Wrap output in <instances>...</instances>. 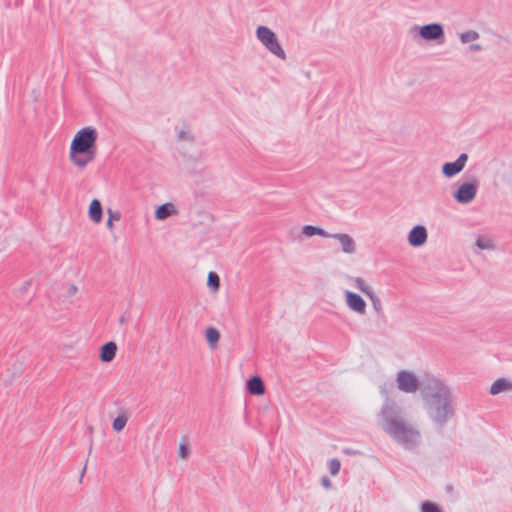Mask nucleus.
Masks as SVG:
<instances>
[{"mask_svg": "<svg viewBox=\"0 0 512 512\" xmlns=\"http://www.w3.org/2000/svg\"><path fill=\"white\" fill-rule=\"evenodd\" d=\"M178 455H179V457L184 458V459H186L188 457L189 449H188L187 443H185V442L180 443L179 448H178Z\"/></svg>", "mask_w": 512, "mask_h": 512, "instance_id": "27", "label": "nucleus"}, {"mask_svg": "<svg viewBox=\"0 0 512 512\" xmlns=\"http://www.w3.org/2000/svg\"><path fill=\"white\" fill-rule=\"evenodd\" d=\"M354 283L355 287L362 293H364L366 296H368L372 302L375 303V301H378V297L374 294L373 289L366 283V281L363 278H355Z\"/></svg>", "mask_w": 512, "mask_h": 512, "instance_id": "16", "label": "nucleus"}, {"mask_svg": "<svg viewBox=\"0 0 512 512\" xmlns=\"http://www.w3.org/2000/svg\"><path fill=\"white\" fill-rule=\"evenodd\" d=\"M302 233L307 237L319 235V236H322L325 238H330V235H331L330 233L326 232L324 229L317 227V226H312V225H305L302 228Z\"/></svg>", "mask_w": 512, "mask_h": 512, "instance_id": "18", "label": "nucleus"}, {"mask_svg": "<svg viewBox=\"0 0 512 512\" xmlns=\"http://www.w3.org/2000/svg\"><path fill=\"white\" fill-rule=\"evenodd\" d=\"M120 219V214L118 212H114L111 209L108 210V220L106 226L108 229L113 228V222L118 221Z\"/></svg>", "mask_w": 512, "mask_h": 512, "instance_id": "26", "label": "nucleus"}, {"mask_svg": "<svg viewBox=\"0 0 512 512\" xmlns=\"http://www.w3.org/2000/svg\"><path fill=\"white\" fill-rule=\"evenodd\" d=\"M381 394L385 395V399L376 415L379 428L404 450L418 449L423 442L418 424L408 416L405 408L390 398L384 390H381Z\"/></svg>", "mask_w": 512, "mask_h": 512, "instance_id": "1", "label": "nucleus"}, {"mask_svg": "<svg viewBox=\"0 0 512 512\" xmlns=\"http://www.w3.org/2000/svg\"><path fill=\"white\" fill-rule=\"evenodd\" d=\"M411 33L418 32L419 35L427 41H437L444 43V29L439 23H431L424 26H413L410 30Z\"/></svg>", "mask_w": 512, "mask_h": 512, "instance_id": "6", "label": "nucleus"}, {"mask_svg": "<svg viewBox=\"0 0 512 512\" xmlns=\"http://www.w3.org/2000/svg\"><path fill=\"white\" fill-rule=\"evenodd\" d=\"M128 417L124 414L118 415L113 421V429L117 432L121 431L127 424Z\"/></svg>", "mask_w": 512, "mask_h": 512, "instance_id": "23", "label": "nucleus"}, {"mask_svg": "<svg viewBox=\"0 0 512 512\" xmlns=\"http://www.w3.org/2000/svg\"><path fill=\"white\" fill-rule=\"evenodd\" d=\"M85 471H86V466H84V468L82 469L81 476H83V474L85 473Z\"/></svg>", "mask_w": 512, "mask_h": 512, "instance_id": "35", "label": "nucleus"}, {"mask_svg": "<svg viewBox=\"0 0 512 512\" xmlns=\"http://www.w3.org/2000/svg\"><path fill=\"white\" fill-rule=\"evenodd\" d=\"M77 292V287L75 285H70L67 290L68 296H73Z\"/></svg>", "mask_w": 512, "mask_h": 512, "instance_id": "31", "label": "nucleus"}, {"mask_svg": "<svg viewBox=\"0 0 512 512\" xmlns=\"http://www.w3.org/2000/svg\"><path fill=\"white\" fill-rule=\"evenodd\" d=\"M480 35L474 30H469L460 34V41L465 44L479 39Z\"/></svg>", "mask_w": 512, "mask_h": 512, "instance_id": "21", "label": "nucleus"}, {"mask_svg": "<svg viewBox=\"0 0 512 512\" xmlns=\"http://www.w3.org/2000/svg\"><path fill=\"white\" fill-rule=\"evenodd\" d=\"M119 321H120V323H122V324H123V323L125 322V318H124V316H121V317H120V319H119Z\"/></svg>", "mask_w": 512, "mask_h": 512, "instance_id": "34", "label": "nucleus"}, {"mask_svg": "<svg viewBox=\"0 0 512 512\" xmlns=\"http://www.w3.org/2000/svg\"><path fill=\"white\" fill-rule=\"evenodd\" d=\"M340 467H341L340 461L336 458L331 459L328 463L329 471H330L331 475H333V476H335L339 473Z\"/></svg>", "mask_w": 512, "mask_h": 512, "instance_id": "25", "label": "nucleus"}, {"mask_svg": "<svg viewBox=\"0 0 512 512\" xmlns=\"http://www.w3.org/2000/svg\"><path fill=\"white\" fill-rule=\"evenodd\" d=\"M422 399L428 417L438 427L443 428L455 414L450 388L439 378L423 383Z\"/></svg>", "mask_w": 512, "mask_h": 512, "instance_id": "2", "label": "nucleus"}, {"mask_svg": "<svg viewBox=\"0 0 512 512\" xmlns=\"http://www.w3.org/2000/svg\"><path fill=\"white\" fill-rule=\"evenodd\" d=\"M512 390V382L505 378L497 379L490 387V394L497 395L501 392Z\"/></svg>", "mask_w": 512, "mask_h": 512, "instance_id": "15", "label": "nucleus"}, {"mask_svg": "<svg viewBox=\"0 0 512 512\" xmlns=\"http://www.w3.org/2000/svg\"><path fill=\"white\" fill-rule=\"evenodd\" d=\"M427 230L423 225L414 226L408 234V243L413 247H420L427 241Z\"/></svg>", "mask_w": 512, "mask_h": 512, "instance_id": "10", "label": "nucleus"}, {"mask_svg": "<svg viewBox=\"0 0 512 512\" xmlns=\"http://www.w3.org/2000/svg\"><path fill=\"white\" fill-rule=\"evenodd\" d=\"M321 483L322 485L325 487V488H330L331 487V481L329 480L328 477H323L322 480H321Z\"/></svg>", "mask_w": 512, "mask_h": 512, "instance_id": "30", "label": "nucleus"}, {"mask_svg": "<svg viewBox=\"0 0 512 512\" xmlns=\"http://www.w3.org/2000/svg\"><path fill=\"white\" fill-rule=\"evenodd\" d=\"M117 351V346L114 342L110 341L101 347L100 359L103 362H110L114 359Z\"/></svg>", "mask_w": 512, "mask_h": 512, "instance_id": "13", "label": "nucleus"}, {"mask_svg": "<svg viewBox=\"0 0 512 512\" xmlns=\"http://www.w3.org/2000/svg\"><path fill=\"white\" fill-rule=\"evenodd\" d=\"M330 238L337 239L341 245V250L346 254H353L356 251V244L354 239L345 233L331 234Z\"/></svg>", "mask_w": 512, "mask_h": 512, "instance_id": "11", "label": "nucleus"}, {"mask_svg": "<svg viewBox=\"0 0 512 512\" xmlns=\"http://www.w3.org/2000/svg\"><path fill=\"white\" fill-rule=\"evenodd\" d=\"M258 41L274 56L286 60L287 55L279 43L276 34L267 26H258L256 29Z\"/></svg>", "mask_w": 512, "mask_h": 512, "instance_id": "5", "label": "nucleus"}, {"mask_svg": "<svg viewBox=\"0 0 512 512\" xmlns=\"http://www.w3.org/2000/svg\"><path fill=\"white\" fill-rule=\"evenodd\" d=\"M178 138H179V140H182V141H193V135L188 130H181L178 133Z\"/></svg>", "mask_w": 512, "mask_h": 512, "instance_id": "28", "label": "nucleus"}, {"mask_svg": "<svg viewBox=\"0 0 512 512\" xmlns=\"http://www.w3.org/2000/svg\"><path fill=\"white\" fill-rule=\"evenodd\" d=\"M468 159L467 154L462 153L454 162H447L442 167V172L446 177H453L463 170L466 161Z\"/></svg>", "mask_w": 512, "mask_h": 512, "instance_id": "8", "label": "nucleus"}, {"mask_svg": "<svg viewBox=\"0 0 512 512\" xmlns=\"http://www.w3.org/2000/svg\"><path fill=\"white\" fill-rule=\"evenodd\" d=\"M342 452L344 454H347V455H357V454H360L358 451L354 450V449H351V448H344L342 450Z\"/></svg>", "mask_w": 512, "mask_h": 512, "instance_id": "29", "label": "nucleus"}, {"mask_svg": "<svg viewBox=\"0 0 512 512\" xmlns=\"http://www.w3.org/2000/svg\"><path fill=\"white\" fill-rule=\"evenodd\" d=\"M345 299L347 306L354 312L358 314H365L366 312V303L364 299L358 295L357 293L351 291H345Z\"/></svg>", "mask_w": 512, "mask_h": 512, "instance_id": "9", "label": "nucleus"}, {"mask_svg": "<svg viewBox=\"0 0 512 512\" xmlns=\"http://www.w3.org/2000/svg\"><path fill=\"white\" fill-rule=\"evenodd\" d=\"M89 432L92 433L93 432V427L92 426H89Z\"/></svg>", "mask_w": 512, "mask_h": 512, "instance_id": "36", "label": "nucleus"}, {"mask_svg": "<svg viewBox=\"0 0 512 512\" xmlns=\"http://www.w3.org/2000/svg\"><path fill=\"white\" fill-rule=\"evenodd\" d=\"M206 339L210 345V347H214L216 345V343L219 341L220 339V333L219 331L214 328V327H209L206 329Z\"/></svg>", "mask_w": 512, "mask_h": 512, "instance_id": "19", "label": "nucleus"}, {"mask_svg": "<svg viewBox=\"0 0 512 512\" xmlns=\"http://www.w3.org/2000/svg\"><path fill=\"white\" fill-rule=\"evenodd\" d=\"M475 245L481 250H493L495 247L493 241L490 238L483 236L477 238Z\"/></svg>", "mask_w": 512, "mask_h": 512, "instance_id": "20", "label": "nucleus"}, {"mask_svg": "<svg viewBox=\"0 0 512 512\" xmlns=\"http://www.w3.org/2000/svg\"><path fill=\"white\" fill-rule=\"evenodd\" d=\"M89 218L95 222L100 223L103 216V210L101 202L98 199H93L89 206Z\"/></svg>", "mask_w": 512, "mask_h": 512, "instance_id": "12", "label": "nucleus"}, {"mask_svg": "<svg viewBox=\"0 0 512 512\" xmlns=\"http://www.w3.org/2000/svg\"><path fill=\"white\" fill-rule=\"evenodd\" d=\"M373 305L377 309V306H380V301L378 300V301H375V303L373 302Z\"/></svg>", "mask_w": 512, "mask_h": 512, "instance_id": "33", "label": "nucleus"}, {"mask_svg": "<svg viewBox=\"0 0 512 512\" xmlns=\"http://www.w3.org/2000/svg\"><path fill=\"white\" fill-rule=\"evenodd\" d=\"M421 512H442L441 508L431 501H425L421 505Z\"/></svg>", "mask_w": 512, "mask_h": 512, "instance_id": "24", "label": "nucleus"}, {"mask_svg": "<svg viewBox=\"0 0 512 512\" xmlns=\"http://www.w3.org/2000/svg\"><path fill=\"white\" fill-rule=\"evenodd\" d=\"M470 50L471 51H481L482 50V46L480 44H471L470 45Z\"/></svg>", "mask_w": 512, "mask_h": 512, "instance_id": "32", "label": "nucleus"}, {"mask_svg": "<svg viewBox=\"0 0 512 512\" xmlns=\"http://www.w3.org/2000/svg\"><path fill=\"white\" fill-rule=\"evenodd\" d=\"M247 389L252 395H262L265 392L264 383L259 376H253L247 381Z\"/></svg>", "mask_w": 512, "mask_h": 512, "instance_id": "14", "label": "nucleus"}, {"mask_svg": "<svg viewBox=\"0 0 512 512\" xmlns=\"http://www.w3.org/2000/svg\"><path fill=\"white\" fill-rule=\"evenodd\" d=\"M97 131L93 127H85L79 130L70 146L69 158L78 168H85L95 159V147Z\"/></svg>", "mask_w": 512, "mask_h": 512, "instance_id": "3", "label": "nucleus"}, {"mask_svg": "<svg viewBox=\"0 0 512 512\" xmlns=\"http://www.w3.org/2000/svg\"><path fill=\"white\" fill-rule=\"evenodd\" d=\"M477 190L478 185L476 183L465 182L453 193V197L458 203L468 204L474 200Z\"/></svg>", "mask_w": 512, "mask_h": 512, "instance_id": "7", "label": "nucleus"}, {"mask_svg": "<svg viewBox=\"0 0 512 512\" xmlns=\"http://www.w3.org/2000/svg\"><path fill=\"white\" fill-rule=\"evenodd\" d=\"M174 213H176L174 205L172 203H165L156 209L155 218L158 220H164Z\"/></svg>", "mask_w": 512, "mask_h": 512, "instance_id": "17", "label": "nucleus"}, {"mask_svg": "<svg viewBox=\"0 0 512 512\" xmlns=\"http://www.w3.org/2000/svg\"><path fill=\"white\" fill-rule=\"evenodd\" d=\"M207 285L213 290L217 291L220 286V278L217 273L209 272L207 278Z\"/></svg>", "mask_w": 512, "mask_h": 512, "instance_id": "22", "label": "nucleus"}, {"mask_svg": "<svg viewBox=\"0 0 512 512\" xmlns=\"http://www.w3.org/2000/svg\"><path fill=\"white\" fill-rule=\"evenodd\" d=\"M436 378L433 375H426L424 378L418 379L413 372L400 370L396 375V384L401 392L415 393L419 390L422 393L423 383Z\"/></svg>", "mask_w": 512, "mask_h": 512, "instance_id": "4", "label": "nucleus"}]
</instances>
